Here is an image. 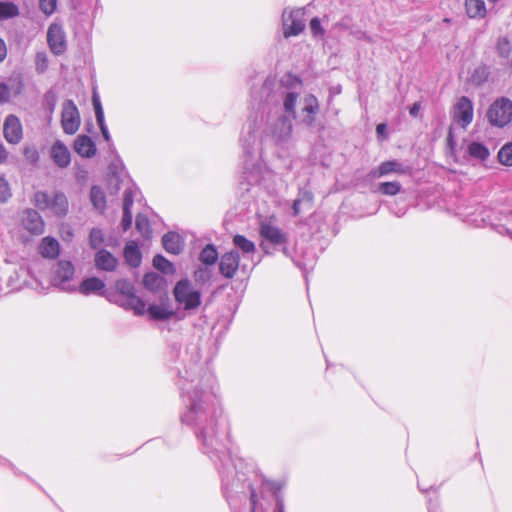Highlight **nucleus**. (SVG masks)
I'll list each match as a JSON object with an SVG mask.
<instances>
[{
	"instance_id": "38",
	"label": "nucleus",
	"mask_w": 512,
	"mask_h": 512,
	"mask_svg": "<svg viewBox=\"0 0 512 512\" xmlns=\"http://www.w3.org/2000/svg\"><path fill=\"white\" fill-rule=\"evenodd\" d=\"M6 84H8V88L13 95H19L24 87L22 78L19 75L9 77Z\"/></svg>"
},
{
	"instance_id": "31",
	"label": "nucleus",
	"mask_w": 512,
	"mask_h": 512,
	"mask_svg": "<svg viewBox=\"0 0 512 512\" xmlns=\"http://www.w3.org/2000/svg\"><path fill=\"white\" fill-rule=\"evenodd\" d=\"M19 9L12 2L0 1V20H5L18 16Z\"/></svg>"
},
{
	"instance_id": "52",
	"label": "nucleus",
	"mask_w": 512,
	"mask_h": 512,
	"mask_svg": "<svg viewBox=\"0 0 512 512\" xmlns=\"http://www.w3.org/2000/svg\"><path fill=\"white\" fill-rule=\"evenodd\" d=\"M7 55V49L5 42L0 38V62L5 59Z\"/></svg>"
},
{
	"instance_id": "22",
	"label": "nucleus",
	"mask_w": 512,
	"mask_h": 512,
	"mask_svg": "<svg viewBox=\"0 0 512 512\" xmlns=\"http://www.w3.org/2000/svg\"><path fill=\"white\" fill-rule=\"evenodd\" d=\"M466 153L469 157L479 161H485L490 156L489 149L483 143L477 141L467 144Z\"/></svg>"
},
{
	"instance_id": "26",
	"label": "nucleus",
	"mask_w": 512,
	"mask_h": 512,
	"mask_svg": "<svg viewBox=\"0 0 512 512\" xmlns=\"http://www.w3.org/2000/svg\"><path fill=\"white\" fill-rule=\"evenodd\" d=\"M466 12L470 18H483L486 15V6L483 0H466Z\"/></svg>"
},
{
	"instance_id": "32",
	"label": "nucleus",
	"mask_w": 512,
	"mask_h": 512,
	"mask_svg": "<svg viewBox=\"0 0 512 512\" xmlns=\"http://www.w3.org/2000/svg\"><path fill=\"white\" fill-rule=\"evenodd\" d=\"M217 259L218 252L213 245L204 247L199 255V260L206 265L214 264Z\"/></svg>"
},
{
	"instance_id": "51",
	"label": "nucleus",
	"mask_w": 512,
	"mask_h": 512,
	"mask_svg": "<svg viewBox=\"0 0 512 512\" xmlns=\"http://www.w3.org/2000/svg\"><path fill=\"white\" fill-rule=\"evenodd\" d=\"M99 127H100V130H101V133L104 137V139L106 141H110V134H109V131H108V128L105 124V120H104V117L102 118V122H97Z\"/></svg>"
},
{
	"instance_id": "33",
	"label": "nucleus",
	"mask_w": 512,
	"mask_h": 512,
	"mask_svg": "<svg viewBox=\"0 0 512 512\" xmlns=\"http://www.w3.org/2000/svg\"><path fill=\"white\" fill-rule=\"evenodd\" d=\"M153 265L159 271L169 274L174 272L173 264L162 255H156L153 259Z\"/></svg>"
},
{
	"instance_id": "48",
	"label": "nucleus",
	"mask_w": 512,
	"mask_h": 512,
	"mask_svg": "<svg viewBox=\"0 0 512 512\" xmlns=\"http://www.w3.org/2000/svg\"><path fill=\"white\" fill-rule=\"evenodd\" d=\"M121 225L123 227V230H128L132 225V212L123 211V218Z\"/></svg>"
},
{
	"instance_id": "15",
	"label": "nucleus",
	"mask_w": 512,
	"mask_h": 512,
	"mask_svg": "<svg viewBox=\"0 0 512 512\" xmlns=\"http://www.w3.org/2000/svg\"><path fill=\"white\" fill-rule=\"evenodd\" d=\"M239 254L234 251L225 253L219 263L220 273L226 278H232L239 267Z\"/></svg>"
},
{
	"instance_id": "5",
	"label": "nucleus",
	"mask_w": 512,
	"mask_h": 512,
	"mask_svg": "<svg viewBox=\"0 0 512 512\" xmlns=\"http://www.w3.org/2000/svg\"><path fill=\"white\" fill-rule=\"evenodd\" d=\"M303 9H288L282 13L283 35L285 38L297 36L305 29Z\"/></svg>"
},
{
	"instance_id": "11",
	"label": "nucleus",
	"mask_w": 512,
	"mask_h": 512,
	"mask_svg": "<svg viewBox=\"0 0 512 512\" xmlns=\"http://www.w3.org/2000/svg\"><path fill=\"white\" fill-rule=\"evenodd\" d=\"M3 134L6 141L10 144H18L23 138L22 125L18 117L9 115L6 117Z\"/></svg>"
},
{
	"instance_id": "57",
	"label": "nucleus",
	"mask_w": 512,
	"mask_h": 512,
	"mask_svg": "<svg viewBox=\"0 0 512 512\" xmlns=\"http://www.w3.org/2000/svg\"><path fill=\"white\" fill-rule=\"evenodd\" d=\"M386 129H387L386 124H384V123H380V124H378V125H377V127H376V132H377V134H378V135H380V136H381V135H385V133H386Z\"/></svg>"
},
{
	"instance_id": "24",
	"label": "nucleus",
	"mask_w": 512,
	"mask_h": 512,
	"mask_svg": "<svg viewBox=\"0 0 512 512\" xmlns=\"http://www.w3.org/2000/svg\"><path fill=\"white\" fill-rule=\"evenodd\" d=\"M124 257L131 267H138L141 264V252L135 242L131 241L126 244Z\"/></svg>"
},
{
	"instance_id": "21",
	"label": "nucleus",
	"mask_w": 512,
	"mask_h": 512,
	"mask_svg": "<svg viewBox=\"0 0 512 512\" xmlns=\"http://www.w3.org/2000/svg\"><path fill=\"white\" fill-rule=\"evenodd\" d=\"M164 249L168 253L179 254L182 251V241L179 234L175 232H168L162 237Z\"/></svg>"
},
{
	"instance_id": "6",
	"label": "nucleus",
	"mask_w": 512,
	"mask_h": 512,
	"mask_svg": "<svg viewBox=\"0 0 512 512\" xmlns=\"http://www.w3.org/2000/svg\"><path fill=\"white\" fill-rule=\"evenodd\" d=\"M488 118L492 125L504 127L512 121V101L502 97L489 108Z\"/></svg>"
},
{
	"instance_id": "59",
	"label": "nucleus",
	"mask_w": 512,
	"mask_h": 512,
	"mask_svg": "<svg viewBox=\"0 0 512 512\" xmlns=\"http://www.w3.org/2000/svg\"><path fill=\"white\" fill-rule=\"evenodd\" d=\"M358 39H362L364 41H367V42H372V38L367 35L365 32H359V36H358Z\"/></svg>"
},
{
	"instance_id": "35",
	"label": "nucleus",
	"mask_w": 512,
	"mask_h": 512,
	"mask_svg": "<svg viewBox=\"0 0 512 512\" xmlns=\"http://www.w3.org/2000/svg\"><path fill=\"white\" fill-rule=\"evenodd\" d=\"M498 159L502 165L512 166V142L506 143L499 150Z\"/></svg>"
},
{
	"instance_id": "27",
	"label": "nucleus",
	"mask_w": 512,
	"mask_h": 512,
	"mask_svg": "<svg viewBox=\"0 0 512 512\" xmlns=\"http://www.w3.org/2000/svg\"><path fill=\"white\" fill-rule=\"evenodd\" d=\"M147 311L154 320H167L174 316V311L166 305L153 304L148 307Z\"/></svg>"
},
{
	"instance_id": "12",
	"label": "nucleus",
	"mask_w": 512,
	"mask_h": 512,
	"mask_svg": "<svg viewBox=\"0 0 512 512\" xmlns=\"http://www.w3.org/2000/svg\"><path fill=\"white\" fill-rule=\"evenodd\" d=\"M260 235L273 245H284L287 243V235L278 227L268 222L260 225Z\"/></svg>"
},
{
	"instance_id": "41",
	"label": "nucleus",
	"mask_w": 512,
	"mask_h": 512,
	"mask_svg": "<svg viewBox=\"0 0 512 512\" xmlns=\"http://www.w3.org/2000/svg\"><path fill=\"white\" fill-rule=\"evenodd\" d=\"M137 194V189H127L124 193L123 211L131 212L134 203V197Z\"/></svg>"
},
{
	"instance_id": "4",
	"label": "nucleus",
	"mask_w": 512,
	"mask_h": 512,
	"mask_svg": "<svg viewBox=\"0 0 512 512\" xmlns=\"http://www.w3.org/2000/svg\"><path fill=\"white\" fill-rule=\"evenodd\" d=\"M176 302L184 308V310H195L201 305V293L195 289L192 283L183 279L176 283L173 290Z\"/></svg>"
},
{
	"instance_id": "20",
	"label": "nucleus",
	"mask_w": 512,
	"mask_h": 512,
	"mask_svg": "<svg viewBox=\"0 0 512 512\" xmlns=\"http://www.w3.org/2000/svg\"><path fill=\"white\" fill-rule=\"evenodd\" d=\"M39 252L44 258L55 259L60 252L59 242L53 237H44L39 245Z\"/></svg>"
},
{
	"instance_id": "13",
	"label": "nucleus",
	"mask_w": 512,
	"mask_h": 512,
	"mask_svg": "<svg viewBox=\"0 0 512 512\" xmlns=\"http://www.w3.org/2000/svg\"><path fill=\"white\" fill-rule=\"evenodd\" d=\"M74 267L69 261H59L52 282L55 286L66 289V283L73 277Z\"/></svg>"
},
{
	"instance_id": "18",
	"label": "nucleus",
	"mask_w": 512,
	"mask_h": 512,
	"mask_svg": "<svg viewBox=\"0 0 512 512\" xmlns=\"http://www.w3.org/2000/svg\"><path fill=\"white\" fill-rule=\"evenodd\" d=\"M75 151L82 157L91 158L96 154V145L89 136L80 135L74 142Z\"/></svg>"
},
{
	"instance_id": "50",
	"label": "nucleus",
	"mask_w": 512,
	"mask_h": 512,
	"mask_svg": "<svg viewBox=\"0 0 512 512\" xmlns=\"http://www.w3.org/2000/svg\"><path fill=\"white\" fill-rule=\"evenodd\" d=\"M194 275L197 281H205L210 277L209 271L207 269H198L195 271Z\"/></svg>"
},
{
	"instance_id": "10",
	"label": "nucleus",
	"mask_w": 512,
	"mask_h": 512,
	"mask_svg": "<svg viewBox=\"0 0 512 512\" xmlns=\"http://www.w3.org/2000/svg\"><path fill=\"white\" fill-rule=\"evenodd\" d=\"M23 227L33 235H41L45 230V222L42 216L34 209H26L22 214Z\"/></svg>"
},
{
	"instance_id": "39",
	"label": "nucleus",
	"mask_w": 512,
	"mask_h": 512,
	"mask_svg": "<svg viewBox=\"0 0 512 512\" xmlns=\"http://www.w3.org/2000/svg\"><path fill=\"white\" fill-rule=\"evenodd\" d=\"M35 69L42 74L48 69V56L46 52H37L35 56Z\"/></svg>"
},
{
	"instance_id": "9",
	"label": "nucleus",
	"mask_w": 512,
	"mask_h": 512,
	"mask_svg": "<svg viewBox=\"0 0 512 512\" xmlns=\"http://www.w3.org/2000/svg\"><path fill=\"white\" fill-rule=\"evenodd\" d=\"M453 120L464 129L472 122L473 104L468 97L462 96L455 104Z\"/></svg>"
},
{
	"instance_id": "25",
	"label": "nucleus",
	"mask_w": 512,
	"mask_h": 512,
	"mask_svg": "<svg viewBox=\"0 0 512 512\" xmlns=\"http://www.w3.org/2000/svg\"><path fill=\"white\" fill-rule=\"evenodd\" d=\"M105 287V284L102 280H100L97 277H90L84 279L80 286H79V292L83 295H89L91 293H97L101 290H103Z\"/></svg>"
},
{
	"instance_id": "28",
	"label": "nucleus",
	"mask_w": 512,
	"mask_h": 512,
	"mask_svg": "<svg viewBox=\"0 0 512 512\" xmlns=\"http://www.w3.org/2000/svg\"><path fill=\"white\" fill-rule=\"evenodd\" d=\"M143 284L148 290L156 292L163 289L165 280L161 275L151 272L144 276Z\"/></svg>"
},
{
	"instance_id": "36",
	"label": "nucleus",
	"mask_w": 512,
	"mask_h": 512,
	"mask_svg": "<svg viewBox=\"0 0 512 512\" xmlns=\"http://www.w3.org/2000/svg\"><path fill=\"white\" fill-rule=\"evenodd\" d=\"M379 191L384 195L394 196L401 191V184L397 181L383 182L379 185Z\"/></svg>"
},
{
	"instance_id": "17",
	"label": "nucleus",
	"mask_w": 512,
	"mask_h": 512,
	"mask_svg": "<svg viewBox=\"0 0 512 512\" xmlns=\"http://www.w3.org/2000/svg\"><path fill=\"white\" fill-rule=\"evenodd\" d=\"M50 154L55 164L60 168H66L71 162L68 148L60 141L54 143Z\"/></svg>"
},
{
	"instance_id": "54",
	"label": "nucleus",
	"mask_w": 512,
	"mask_h": 512,
	"mask_svg": "<svg viewBox=\"0 0 512 512\" xmlns=\"http://www.w3.org/2000/svg\"><path fill=\"white\" fill-rule=\"evenodd\" d=\"M250 501H251V504H252L251 512H255V506H256V503H257V493H256V491L254 489L251 490Z\"/></svg>"
},
{
	"instance_id": "3",
	"label": "nucleus",
	"mask_w": 512,
	"mask_h": 512,
	"mask_svg": "<svg viewBox=\"0 0 512 512\" xmlns=\"http://www.w3.org/2000/svg\"><path fill=\"white\" fill-rule=\"evenodd\" d=\"M116 294L110 300L126 310H132L135 315L145 313V303L135 295L134 286L125 279L115 283Z\"/></svg>"
},
{
	"instance_id": "56",
	"label": "nucleus",
	"mask_w": 512,
	"mask_h": 512,
	"mask_svg": "<svg viewBox=\"0 0 512 512\" xmlns=\"http://www.w3.org/2000/svg\"><path fill=\"white\" fill-rule=\"evenodd\" d=\"M419 110H420V104L419 103H414L411 106V108L409 110V113H410V115L416 117L418 115V113H419Z\"/></svg>"
},
{
	"instance_id": "8",
	"label": "nucleus",
	"mask_w": 512,
	"mask_h": 512,
	"mask_svg": "<svg viewBox=\"0 0 512 512\" xmlns=\"http://www.w3.org/2000/svg\"><path fill=\"white\" fill-rule=\"evenodd\" d=\"M47 43L51 52L55 55H62L66 51V34L61 25L53 23L49 26L47 31Z\"/></svg>"
},
{
	"instance_id": "19",
	"label": "nucleus",
	"mask_w": 512,
	"mask_h": 512,
	"mask_svg": "<svg viewBox=\"0 0 512 512\" xmlns=\"http://www.w3.org/2000/svg\"><path fill=\"white\" fill-rule=\"evenodd\" d=\"M117 264V259L105 249L99 250L95 255V266L99 270L114 271Z\"/></svg>"
},
{
	"instance_id": "2",
	"label": "nucleus",
	"mask_w": 512,
	"mask_h": 512,
	"mask_svg": "<svg viewBox=\"0 0 512 512\" xmlns=\"http://www.w3.org/2000/svg\"><path fill=\"white\" fill-rule=\"evenodd\" d=\"M32 202L39 210L49 211L57 217H65L69 211L68 199L61 191H53L51 194L46 191H36Z\"/></svg>"
},
{
	"instance_id": "7",
	"label": "nucleus",
	"mask_w": 512,
	"mask_h": 512,
	"mask_svg": "<svg viewBox=\"0 0 512 512\" xmlns=\"http://www.w3.org/2000/svg\"><path fill=\"white\" fill-rule=\"evenodd\" d=\"M79 111L72 100H66L62 106L61 124L66 134H75L80 126Z\"/></svg>"
},
{
	"instance_id": "61",
	"label": "nucleus",
	"mask_w": 512,
	"mask_h": 512,
	"mask_svg": "<svg viewBox=\"0 0 512 512\" xmlns=\"http://www.w3.org/2000/svg\"><path fill=\"white\" fill-rule=\"evenodd\" d=\"M283 252H284L285 254H287V248H286V247H284V248H283Z\"/></svg>"
},
{
	"instance_id": "30",
	"label": "nucleus",
	"mask_w": 512,
	"mask_h": 512,
	"mask_svg": "<svg viewBox=\"0 0 512 512\" xmlns=\"http://www.w3.org/2000/svg\"><path fill=\"white\" fill-rule=\"evenodd\" d=\"M233 243L245 254L254 253L256 250L255 244L243 235H235L233 238Z\"/></svg>"
},
{
	"instance_id": "44",
	"label": "nucleus",
	"mask_w": 512,
	"mask_h": 512,
	"mask_svg": "<svg viewBox=\"0 0 512 512\" xmlns=\"http://www.w3.org/2000/svg\"><path fill=\"white\" fill-rule=\"evenodd\" d=\"M57 8V0H40V9L47 16L53 14Z\"/></svg>"
},
{
	"instance_id": "40",
	"label": "nucleus",
	"mask_w": 512,
	"mask_h": 512,
	"mask_svg": "<svg viewBox=\"0 0 512 512\" xmlns=\"http://www.w3.org/2000/svg\"><path fill=\"white\" fill-rule=\"evenodd\" d=\"M89 242L92 248H99L104 242V235L100 229H92L89 236Z\"/></svg>"
},
{
	"instance_id": "34",
	"label": "nucleus",
	"mask_w": 512,
	"mask_h": 512,
	"mask_svg": "<svg viewBox=\"0 0 512 512\" xmlns=\"http://www.w3.org/2000/svg\"><path fill=\"white\" fill-rule=\"evenodd\" d=\"M298 99V94L295 92H288L284 98L283 106L286 113L290 114L294 119L295 115V106Z\"/></svg>"
},
{
	"instance_id": "46",
	"label": "nucleus",
	"mask_w": 512,
	"mask_h": 512,
	"mask_svg": "<svg viewBox=\"0 0 512 512\" xmlns=\"http://www.w3.org/2000/svg\"><path fill=\"white\" fill-rule=\"evenodd\" d=\"M303 202H305L306 204L311 206V204H312V197L307 194L305 200L300 199V198L294 200L293 206H292L294 216H297L298 214H300V212H301V204Z\"/></svg>"
},
{
	"instance_id": "60",
	"label": "nucleus",
	"mask_w": 512,
	"mask_h": 512,
	"mask_svg": "<svg viewBox=\"0 0 512 512\" xmlns=\"http://www.w3.org/2000/svg\"><path fill=\"white\" fill-rule=\"evenodd\" d=\"M275 512H284V504L281 500L277 501Z\"/></svg>"
},
{
	"instance_id": "14",
	"label": "nucleus",
	"mask_w": 512,
	"mask_h": 512,
	"mask_svg": "<svg viewBox=\"0 0 512 512\" xmlns=\"http://www.w3.org/2000/svg\"><path fill=\"white\" fill-rule=\"evenodd\" d=\"M292 132L291 119L288 117L279 118L271 127V136L277 142L287 141Z\"/></svg>"
},
{
	"instance_id": "47",
	"label": "nucleus",
	"mask_w": 512,
	"mask_h": 512,
	"mask_svg": "<svg viewBox=\"0 0 512 512\" xmlns=\"http://www.w3.org/2000/svg\"><path fill=\"white\" fill-rule=\"evenodd\" d=\"M11 95L8 84H6V82H0V102H8Z\"/></svg>"
},
{
	"instance_id": "42",
	"label": "nucleus",
	"mask_w": 512,
	"mask_h": 512,
	"mask_svg": "<svg viewBox=\"0 0 512 512\" xmlns=\"http://www.w3.org/2000/svg\"><path fill=\"white\" fill-rule=\"evenodd\" d=\"M309 28L314 37H322L325 34V30L323 29L320 19L318 17H314L311 19L309 23Z\"/></svg>"
},
{
	"instance_id": "49",
	"label": "nucleus",
	"mask_w": 512,
	"mask_h": 512,
	"mask_svg": "<svg viewBox=\"0 0 512 512\" xmlns=\"http://www.w3.org/2000/svg\"><path fill=\"white\" fill-rule=\"evenodd\" d=\"M24 154L26 158L32 162H36L39 158L38 152L34 148H26Z\"/></svg>"
},
{
	"instance_id": "37",
	"label": "nucleus",
	"mask_w": 512,
	"mask_h": 512,
	"mask_svg": "<svg viewBox=\"0 0 512 512\" xmlns=\"http://www.w3.org/2000/svg\"><path fill=\"white\" fill-rule=\"evenodd\" d=\"M136 229L144 236L149 237L151 235V227L148 218L144 215H137L136 217Z\"/></svg>"
},
{
	"instance_id": "58",
	"label": "nucleus",
	"mask_w": 512,
	"mask_h": 512,
	"mask_svg": "<svg viewBox=\"0 0 512 512\" xmlns=\"http://www.w3.org/2000/svg\"><path fill=\"white\" fill-rule=\"evenodd\" d=\"M7 158L5 147L0 143V163H3Z\"/></svg>"
},
{
	"instance_id": "55",
	"label": "nucleus",
	"mask_w": 512,
	"mask_h": 512,
	"mask_svg": "<svg viewBox=\"0 0 512 512\" xmlns=\"http://www.w3.org/2000/svg\"><path fill=\"white\" fill-rule=\"evenodd\" d=\"M480 73H481L482 79H479V81H478V82L483 81V80L486 78V76H487V73H486V69H485V68H478V69H476V70H475V73L473 74V78L475 79V78H476V75H477V74H480Z\"/></svg>"
},
{
	"instance_id": "53",
	"label": "nucleus",
	"mask_w": 512,
	"mask_h": 512,
	"mask_svg": "<svg viewBox=\"0 0 512 512\" xmlns=\"http://www.w3.org/2000/svg\"><path fill=\"white\" fill-rule=\"evenodd\" d=\"M447 144L450 147V149H454L456 145V141L454 140V136L452 133V129H449L448 136H447Z\"/></svg>"
},
{
	"instance_id": "16",
	"label": "nucleus",
	"mask_w": 512,
	"mask_h": 512,
	"mask_svg": "<svg viewBox=\"0 0 512 512\" xmlns=\"http://www.w3.org/2000/svg\"><path fill=\"white\" fill-rule=\"evenodd\" d=\"M391 173L408 174L410 173V168L397 160L385 161L378 166L372 175L374 177H382Z\"/></svg>"
},
{
	"instance_id": "43",
	"label": "nucleus",
	"mask_w": 512,
	"mask_h": 512,
	"mask_svg": "<svg viewBox=\"0 0 512 512\" xmlns=\"http://www.w3.org/2000/svg\"><path fill=\"white\" fill-rule=\"evenodd\" d=\"M11 197V189L7 180L0 176V203L6 202Z\"/></svg>"
},
{
	"instance_id": "62",
	"label": "nucleus",
	"mask_w": 512,
	"mask_h": 512,
	"mask_svg": "<svg viewBox=\"0 0 512 512\" xmlns=\"http://www.w3.org/2000/svg\"><path fill=\"white\" fill-rule=\"evenodd\" d=\"M510 216L512 217V211L510 212Z\"/></svg>"
},
{
	"instance_id": "29",
	"label": "nucleus",
	"mask_w": 512,
	"mask_h": 512,
	"mask_svg": "<svg viewBox=\"0 0 512 512\" xmlns=\"http://www.w3.org/2000/svg\"><path fill=\"white\" fill-rule=\"evenodd\" d=\"M90 200L93 207L103 212L106 207V197L104 191L99 186H93L90 190Z\"/></svg>"
},
{
	"instance_id": "45",
	"label": "nucleus",
	"mask_w": 512,
	"mask_h": 512,
	"mask_svg": "<svg viewBox=\"0 0 512 512\" xmlns=\"http://www.w3.org/2000/svg\"><path fill=\"white\" fill-rule=\"evenodd\" d=\"M92 102H93V106H94V110H95L96 120H97V122H102V118L104 117V112L102 109L100 99H99L98 95L95 93L93 95Z\"/></svg>"
},
{
	"instance_id": "1",
	"label": "nucleus",
	"mask_w": 512,
	"mask_h": 512,
	"mask_svg": "<svg viewBox=\"0 0 512 512\" xmlns=\"http://www.w3.org/2000/svg\"><path fill=\"white\" fill-rule=\"evenodd\" d=\"M214 386L215 379L208 373L193 375L181 383L182 395L187 402L181 421L195 428L197 438L205 446H213L216 435Z\"/></svg>"
},
{
	"instance_id": "23",
	"label": "nucleus",
	"mask_w": 512,
	"mask_h": 512,
	"mask_svg": "<svg viewBox=\"0 0 512 512\" xmlns=\"http://www.w3.org/2000/svg\"><path fill=\"white\" fill-rule=\"evenodd\" d=\"M319 110V103L317 98L314 95H306L304 98V106L302 111L307 113V116L304 117L303 121L308 125H311L314 122V116Z\"/></svg>"
}]
</instances>
